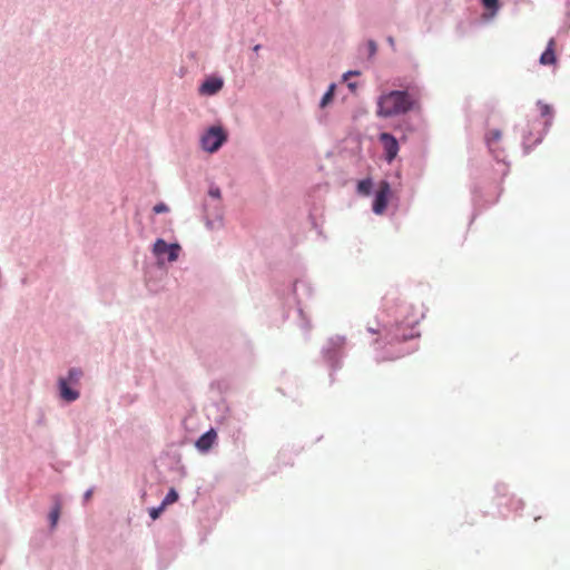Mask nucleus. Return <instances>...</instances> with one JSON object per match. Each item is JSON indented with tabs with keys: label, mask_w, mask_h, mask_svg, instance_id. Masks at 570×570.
<instances>
[{
	"label": "nucleus",
	"mask_w": 570,
	"mask_h": 570,
	"mask_svg": "<svg viewBox=\"0 0 570 570\" xmlns=\"http://www.w3.org/2000/svg\"><path fill=\"white\" fill-rule=\"evenodd\" d=\"M177 500H178V493L176 492L175 489H170L168 491L167 495L165 497V499L163 500L161 504H163V507L166 508L167 505L175 503Z\"/></svg>",
	"instance_id": "4468645a"
},
{
	"label": "nucleus",
	"mask_w": 570,
	"mask_h": 570,
	"mask_svg": "<svg viewBox=\"0 0 570 570\" xmlns=\"http://www.w3.org/2000/svg\"><path fill=\"white\" fill-rule=\"evenodd\" d=\"M216 440L217 432L210 429L196 441L195 445L200 452H207L215 444Z\"/></svg>",
	"instance_id": "423d86ee"
},
{
	"label": "nucleus",
	"mask_w": 570,
	"mask_h": 570,
	"mask_svg": "<svg viewBox=\"0 0 570 570\" xmlns=\"http://www.w3.org/2000/svg\"><path fill=\"white\" fill-rule=\"evenodd\" d=\"M484 8L491 10L490 17H494L499 10V0H481Z\"/></svg>",
	"instance_id": "ddd939ff"
},
{
	"label": "nucleus",
	"mask_w": 570,
	"mask_h": 570,
	"mask_svg": "<svg viewBox=\"0 0 570 570\" xmlns=\"http://www.w3.org/2000/svg\"><path fill=\"white\" fill-rule=\"evenodd\" d=\"M389 43L394 48L395 47V41H394V38L390 37L387 39Z\"/></svg>",
	"instance_id": "4be33fe9"
},
{
	"label": "nucleus",
	"mask_w": 570,
	"mask_h": 570,
	"mask_svg": "<svg viewBox=\"0 0 570 570\" xmlns=\"http://www.w3.org/2000/svg\"><path fill=\"white\" fill-rule=\"evenodd\" d=\"M372 186L373 183L371 178L360 180L357 184V193L364 196H368L371 194Z\"/></svg>",
	"instance_id": "9b49d317"
},
{
	"label": "nucleus",
	"mask_w": 570,
	"mask_h": 570,
	"mask_svg": "<svg viewBox=\"0 0 570 570\" xmlns=\"http://www.w3.org/2000/svg\"><path fill=\"white\" fill-rule=\"evenodd\" d=\"M391 195V186L386 180H383L379 185V190L375 195V199L373 202V212L377 215H382L389 204V198Z\"/></svg>",
	"instance_id": "20e7f679"
},
{
	"label": "nucleus",
	"mask_w": 570,
	"mask_h": 570,
	"mask_svg": "<svg viewBox=\"0 0 570 570\" xmlns=\"http://www.w3.org/2000/svg\"><path fill=\"white\" fill-rule=\"evenodd\" d=\"M379 140L383 146L386 161L391 164L400 150L396 138L389 132H382L379 136Z\"/></svg>",
	"instance_id": "39448f33"
},
{
	"label": "nucleus",
	"mask_w": 570,
	"mask_h": 570,
	"mask_svg": "<svg viewBox=\"0 0 570 570\" xmlns=\"http://www.w3.org/2000/svg\"><path fill=\"white\" fill-rule=\"evenodd\" d=\"M419 99L420 92L416 87H409L407 90H392L379 97L376 115L387 118L406 114L419 106Z\"/></svg>",
	"instance_id": "f257e3e1"
},
{
	"label": "nucleus",
	"mask_w": 570,
	"mask_h": 570,
	"mask_svg": "<svg viewBox=\"0 0 570 570\" xmlns=\"http://www.w3.org/2000/svg\"><path fill=\"white\" fill-rule=\"evenodd\" d=\"M59 392L61 399L67 402H73L79 397V392L70 389L68 381L65 377H60L58 381Z\"/></svg>",
	"instance_id": "1a4fd4ad"
},
{
	"label": "nucleus",
	"mask_w": 570,
	"mask_h": 570,
	"mask_svg": "<svg viewBox=\"0 0 570 570\" xmlns=\"http://www.w3.org/2000/svg\"><path fill=\"white\" fill-rule=\"evenodd\" d=\"M209 195L214 198H220V190L219 188H210Z\"/></svg>",
	"instance_id": "412c9836"
},
{
	"label": "nucleus",
	"mask_w": 570,
	"mask_h": 570,
	"mask_svg": "<svg viewBox=\"0 0 570 570\" xmlns=\"http://www.w3.org/2000/svg\"><path fill=\"white\" fill-rule=\"evenodd\" d=\"M153 210L155 214H163V213H167L169 210V208L166 204L159 203L154 206Z\"/></svg>",
	"instance_id": "a211bd4d"
},
{
	"label": "nucleus",
	"mask_w": 570,
	"mask_h": 570,
	"mask_svg": "<svg viewBox=\"0 0 570 570\" xmlns=\"http://www.w3.org/2000/svg\"><path fill=\"white\" fill-rule=\"evenodd\" d=\"M223 85L224 82L220 78H209L202 83L199 92L202 95L213 96L223 88Z\"/></svg>",
	"instance_id": "0eeeda50"
},
{
	"label": "nucleus",
	"mask_w": 570,
	"mask_h": 570,
	"mask_svg": "<svg viewBox=\"0 0 570 570\" xmlns=\"http://www.w3.org/2000/svg\"><path fill=\"white\" fill-rule=\"evenodd\" d=\"M59 517H60V507H59V504H56V507L52 509V511L49 514L51 528H55L57 525Z\"/></svg>",
	"instance_id": "2eb2a0df"
},
{
	"label": "nucleus",
	"mask_w": 570,
	"mask_h": 570,
	"mask_svg": "<svg viewBox=\"0 0 570 570\" xmlns=\"http://www.w3.org/2000/svg\"><path fill=\"white\" fill-rule=\"evenodd\" d=\"M370 45H371V49H372V51H374V50H375V45H374V42H371Z\"/></svg>",
	"instance_id": "393cba45"
},
{
	"label": "nucleus",
	"mask_w": 570,
	"mask_h": 570,
	"mask_svg": "<svg viewBox=\"0 0 570 570\" xmlns=\"http://www.w3.org/2000/svg\"><path fill=\"white\" fill-rule=\"evenodd\" d=\"M541 117L546 118L544 125L546 127H550L552 124L553 109L549 104H546L541 100L537 104Z\"/></svg>",
	"instance_id": "9d476101"
},
{
	"label": "nucleus",
	"mask_w": 570,
	"mask_h": 570,
	"mask_svg": "<svg viewBox=\"0 0 570 570\" xmlns=\"http://www.w3.org/2000/svg\"><path fill=\"white\" fill-rule=\"evenodd\" d=\"M410 337H412V335H410V336H409V335L402 334V335L400 336V335L395 334V335H393V337H392L391 342H392V341H396V342L406 341V340H407V338H410Z\"/></svg>",
	"instance_id": "aec40b11"
},
{
	"label": "nucleus",
	"mask_w": 570,
	"mask_h": 570,
	"mask_svg": "<svg viewBox=\"0 0 570 570\" xmlns=\"http://www.w3.org/2000/svg\"><path fill=\"white\" fill-rule=\"evenodd\" d=\"M259 49H261V46H259V45H256V46L254 47V51H256V52H257Z\"/></svg>",
	"instance_id": "5701e85b"
},
{
	"label": "nucleus",
	"mask_w": 570,
	"mask_h": 570,
	"mask_svg": "<svg viewBox=\"0 0 570 570\" xmlns=\"http://www.w3.org/2000/svg\"><path fill=\"white\" fill-rule=\"evenodd\" d=\"M82 376V371L80 368H70L68 372V377L66 380L70 384H77Z\"/></svg>",
	"instance_id": "f8f14e48"
},
{
	"label": "nucleus",
	"mask_w": 570,
	"mask_h": 570,
	"mask_svg": "<svg viewBox=\"0 0 570 570\" xmlns=\"http://www.w3.org/2000/svg\"><path fill=\"white\" fill-rule=\"evenodd\" d=\"M180 252V246L178 244H167L164 239L158 238L153 247V253L158 259L166 254L168 262L177 261Z\"/></svg>",
	"instance_id": "7ed1b4c3"
},
{
	"label": "nucleus",
	"mask_w": 570,
	"mask_h": 570,
	"mask_svg": "<svg viewBox=\"0 0 570 570\" xmlns=\"http://www.w3.org/2000/svg\"><path fill=\"white\" fill-rule=\"evenodd\" d=\"M334 88L335 86L331 85L330 89L325 92L321 100V107H325L333 99Z\"/></svg>",
	"instance_id": "dca6fc26"
},
{
	"label": "nucleus",
	"mask_w": 570,
	"mask_h": 570,
	"mask_svg": "<svg viewBox=\"0 0 570 570\" xmlns=\"http://www.w3.org/2000/svg\"><path fill=\"white\" fill-rule=\"evenodd\" d=\"M501 139V131L500 130H492L490 131L488 136V144L492 146L494 142L499 141Z\"/></svg>",
	"instance_id": "f3484780"
},
{
	"label": "nucleus",
	"mask_w": 570,
	"mask_h": 570,
	"mask_svg": "<svg viewBox=\"0 0 570 570\" xmlns=\"http://www.w3.org/2000/svg\"><path fill=\"white\" fill-rule=\"evenodd\" d=\"M226 139L227 134L225 130L219 126H213L203 135L200 142L204 150L215 153Z\"/></svg>",
	"instance_id": "f03ea898"
},
{
	"label": "nucleus",
	"mask_w": 570,
	"mask_h": 570,
	"mask_svg": "<svg viewBox=\"0 0 570 570\" xmlns=\"http://www.w3.org/2000/svg\"><path fill=\"white\" fill-rule=\"evenodd\" d=\"M90 495H91V491H88L85 497H86V499H89Z\"/></svg>",
	"instance_id": "b1692460"
},
{
	"label": "nucleus",
	"mask_w": 570,
	"mask_h": 570,
	"mask_svg": "<svg viewBox=\"0 0 570 570\" xmlns=\"http://www.w3.org/2000/svg\"><path fill=\"white\" fill-rule=\"evenodd\" d=\"M164 509H165V507H163V504H160L158 508H153L149 512L150 518L153 520H156L160 515V513L164 511Z\"/></svg>",
	"instance_id": "6ab92c4d"
},
{
	"label": "nucleus",
	"mask_w": 570,
	"mask_h": 570,
	"mask_svg": "<svg viewBox=\"0 0 570 570\" xmlns=\"http://www.w3.org/2000/svg\"><path fill=\"white\" fill-rule=\"evenodd\" d=\"M540 63L543 66H551L557 63L556 40L553 38L549 40L546 50L540 56Z\"/></svg>",
	"instance_id": "6e6552de"
}]
</instances>
